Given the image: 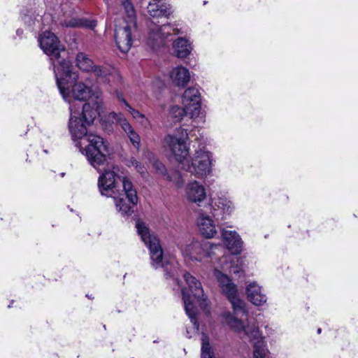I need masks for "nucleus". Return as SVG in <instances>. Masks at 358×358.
I'll list each match as a JSON object with an SVG mask.
<instances>
[{"label":"nucleus","instance_id":"7ed1b4c3","mask_svg":"<svg viewBox=\"0 0 358 358\" xmlns=\"http://www.w3.org/2000/svg\"><path fill=\"white\" fill-rule=\"evenodd\" d=\"M188 140L187 129L180 127L175 130L173 134H169L164 138V146L173 155L183 170L198 178L206 176L210 172V153L199 149L190 162L187 158L189 150L187 145Z\"/></svg>","mask_w":358,"mask_h":358},{"label":"nucleus","instance_id":"ddd939ff","mask_svg":"<svg viewBox=\"0 0 358 358\" xmlns=\"http://www.w3.org/2000/svg\"><path fill=\"white\" fill-rule=\"evenodd\" d=\"M109 116L113 122L122 129V130L127 134L133 145L138 150L141 144L140 136L135 131L124 115L122 113H117L113 112L110 113Z\"/></svg>","mask_w":358,"mask_h":358},{"label":"nucleus","instance_id":"4c0bfd02","mask_svg":"<svg viewBox=\"0 0 358 358\" xmlns=\"http://www.w3.org/2000/svg\"><path fill=\"white\" fill-rule=\"evenodd\" d=\"M321 331H322L321 328H318L317 330V334H320Z\"/></svg>","mask_w":358,"mask_h":358},{"label":"nucleus","instance_id":"f3484780","mask_svg":"<svg viewBox=\"0 0 358 358\" xmlns=\"http://www.w3.org/2000/svg\"><path fill=\"white\" fill-rule=\"evenodd\" d=\"M213 217L218 221L226 220L233 210L231 202L226 198H219L212 206Z\"/></svg>","mask_w":358,"mask_h":358},{"label":"nucleus","instance_id":"412c9836","mask_svg":"<svg viewBox=\"0 0 358 358\" xmlns=\"http://www.w3.org/2000/svg\"><path fill=\"white\" fill-rule=\"evenodd\" d=\"M187 196L189 201L197 203L199 205V203L206 198L205 189L195 181L189 185L187 189Z\"/></svg>","mask_w":358,"mask_h":358},{"label":"nucleus","instance_id":"2eb2a0df","mask_svg":"<svg viewBox=\"0 0 358 358\" xmlns=\"http://www.w3.org/2000/svg\"><path fill=\"white\" fill-rule=\"evenodd\" d=\"M147 10L152 17L168 18L173 13L171 6L165 0H149Z\"/></svg>","mask_w":358,"mask_h":358},{"label":"nucleus","instance_id":"cd10ccee","mask_svg":"<svg viewBox=\"0 0 358 358\" xmlns=\"http://www.w3.org/2000/svg\"><path fill=\"white\" fill-rule=\"evenodd\" d=\"M122 6H123L125 13L129 18L131 23L136 22V11L131 0H122Z\"/></svg>","mask_w":358,"mask_h":358},{"label":"nucleus","instance_id":"473e14b6","mask_svg":"<svg viewBox=\"0 0 358 358\" xmlns=\"http://www.w3.org/2000/svg\"><path fill=\"white\" fill-rule=\"evenodd\" d=\"M155 165L156 169L159 170L162 174H164V176L166 178L167 180L171 181L173 180L172 177L169 174L166 173H164V171H166V169L165 166L162 163L157 162L155 163Z\"/></svg>","mask_w":358,"mask_h":358},{"label":"nucleus","instance_id":"6ab92c4d","mask_svg":"<svg viewBox=\"0 0 358 358\" xmlns=\"http://www.w3.org/2000/svg\"><path fill=\"white\" fill-rule=\"evenodd\" d=\"M248 299L255 306H262L267 301L266 296L262 292V288L257 282H252L246 287Z\"/></svg>","mask_w":358,"mask_h":358},{"label":"nucleus","instance_id":"e433bc0d","mask_svg":"<svg viewBox=\"0 0 358 358\" xmlns=\"http://www.w3.org/2000/svg\"><path fill=\"white\" fill-rule=\"evenodd\" d=\"M16 34L17 35H18L19 36H21L22 34H23V30L22 29H17L16 31Z\"/></svg>","mask_w":358,"mask_h":358},{"label":"nucleus","instance_id":"423d86ee","mask_svg":"<svg viewBox=\"0 0 358 358\" xmlns=\"http://www.w3.org/2000/svg\"><path fill=\"white\" fill-rule=\"evenodd\" d=\"M226 322L242 339H247L253 343L254 358H266L268 350L266 348L264 337L259 328L255 324L245 325L241 320L230 313L224 314Z\"/></svg>","mask_w":358,"mask_h":358},{"label":"nucleus","instance_id":"a211bd4d","mask_svg":"<svg viewBox=\"0 0 358 358\" xmlns=\"http://www.w3.org/2000/svg\"><path fill=\"white\" fill-rule=\"evenodd\" d=\"M180 30L171 24H165L162 26H155L153 29H150V38L154 40L160 39L162 41L167 39L170 35H178Z\"/></svg>","mask_w":358,"mask_h":358},{"label":"nucleus","instance_id":"ea45409f","mask_svg":"<svg viewBox=\"0 0 358 358\" xmlns=\"http://www.w3.org/2000/svg\"><path fill=\"white\" fill-rule=\"evenodd\" d=\"M64 174H65L64 173H62L61 176L63 177L64 176Z\"/></svg>","mask_w":358,"mask_h":358},{"label":"nucleus","instance_id":"58836bf2","mask_svg":"<svg viewBox=\"0 0 358 358\" xmlns=\"http://www.w3.org/2000/svg\"><path fill=\"white\" fill-rule=\"evenodd\" d=\"M86 296L89 299H92L91 296L89 294H87Z\"/></svg>","mask_w":358,"mask_h":358},{"label":"nucleus","instance_id":"0eeeda50","mask_svg":"<svg viewBox=\"0 0 358 358\" xmlns=\"http://www.w3.org/2000/svg\"><path fill=\"white\" fill-rule=\"evenodd\" d=\"M183 277L187 285V289H182L185 310L193 324L194 328L199 330V324L196 318L197 311L191 296L194 297L197 301H205L206 297L203 294V289L201 283L190 273H185Z\"/></svg>","mask_w":358,"mask_h":358},{"label":"nucleus","instance_id":"6e6552de","mask_svg":"<svg viewBox=\"0 0 358 358\" xmlns=\"http://www.w3.org/2000/svg\"><path fill=\"white\" fill-rule=\"evenodd\" d=\"M183 277L187 285V289H182L185 310L193 324L194 328L199 330V324L196 318L197 311L191 296L194 297L197 301H205L206 297L203 294V289L201 283L190 273H185Z\"/></svg>","mask_w":358,"mask_h":358},{"label":"nucleus","instance_id":"2f4dec72","mask_svg":"<svg viewBox=\"0 0 358 358\" xmlns=\"http://www.w3.org/2000/svg\"><path fill=\"white\" fill-rule=\"evenodd\" d=\"M217 280L221 289H223L228 285V284L231 282L229 277L222 273H219L217 275Z\"/></svg>","mask_w":358,"mask_h":358},{"label":"nucleus","instance_id":"f704fd0d","mask_svg":"<svg viewBox=\"0 0 358 358\" xmlns=\"http://www.w3.org/2000/svg\"><path fill=\"white\" fill-rule=\"evenodd\" d=\"M22 20L29 27H31L35 24V18H33L31 15H24L22 17Z\"/></svg>","mask_w":358,"mask_h":358},{"label":"nucleus","instance_id":"bb28decb","mask_svg":"<svg viewBox=\"0 0 358 358\" xmlns=\"http://www.w3.org/2000/svg\"><path fill=\"white\" fill-rule=\"evenodd\" d=\"M201 358H215L213 350L207 336L203 335L201 338Z\"/></svg>","mask_w":358,"mask_h":358},{"label":"nucleus","instance_id":"c756f323","mask_svg":"<svg viewBox=\"0 0 358 358\" xmlns=\"http://www.w3.org/2000/svg\"><path fill=\"white\" fill-rule=\"evenodd\" d=\"M94 73V76L101 81L106 82L107 80V76L109 75V71L107 68L94 66L91 70Z\"/></svg>","mask_w":358,"mask_h":358},{"label":"nucleus","instance_id":"1a4fd4ad","mask_svg":"<svg viewBox=\"0 0 358 358\" xmlns=\"http://www.w3.org/2000/svg\"><path fill=\"white\" fill-rule=\"evenodd\" d=\"M40 48L51 60L55 71V66L64 62H71L67 58V52L60 43L58 38L50 31H45L38 38Z\"/></svg>","mask_w":358,"mask_h":358},{"label":"nucleus","instance_id":"f03ea898","mask_svg":"<svg viewBox=\"0 0 358 358\" xmlns=\"http://www.w3.org/2000/svg\"><path fill=\"white\" fill-rule=\"evenodd\" d=\"M99 177L98 188L102 196L113 197L116 210L124 218L134 213L138 203L137 192L127 177H120L113 171L102 169Z\"/></svg>","mask_w":358,"mask_h":358},{"label":"nucleus","instance_id":"5701e85b","mask_svg":"<svg viewBox=\"0 0 358 358\" xmlns=\"http://www.w3.org/2000/svg\"><path fill=\"white\" fill-rule=\"evenodd\" d=\"M174 52L178 58H185L189 55L192 50L190 43L184 38H178L173 43Z\"/></svg>","mask_w":358,"mask_h":358},{"label":"nucleus","instance_id":"72a5a7b5","mask_svg":"<svg viewBox=\"0 0 358 358\" xmlns=\"http://www.w3.org/2000/svg\"><path fill=\"white\" fill-rule=\"evenodd\" d=\"M131 165L135 167V169L138 171V172L143 173L144 171V166L142 164L138 162L136 159L132 157L129 161Z\"/></svg>","mask_w":358,"mask_h":358},{"label":"nucleus","instance_id":"9d476101","mask_svg":"<svg viewBox=\"0 0 358 358\" xmlns=\"http://www.w3.org/2000/svg\"><path fill=\"white\" fill-rule=\"evenodd\" d=\"M178 245L185 257L199 262L203 257H213L215 254V250L222 249L220 244H213L208 241H193L185 245L179 243Z\"/></svg>","mask_w":358,"mask_h":358},{"label":"nucleus","instance_id":"dca6fc26","mask_svg":"<svg viewBox=\"0 0 358 358\" xmlns=\"http://www.w3.org/2000/svg\"><path fill=\"white\" fill-rule=\"evenodd\" d=\"M222 236L224 243L232 254L238 255L241 252L243 241L236 231L224 230Z\"/></svg>","mask_w":358,"mask_h":358},{"label":"nucleus","instance_id":"aec40b11","mask_svg":"<svg viewBox=\"0 0 358 358\" xmlns=\"http://www.w3.org/2000/svg\"><path fill=\"white\" fill-rule=\"evenodd\" d=\"M200 233L206 238H213L217 233L213 221L208 216L201 214L197 220Z\"/></svg>","mask_w":358,"mask_h":358},{"label":"nucleus","instance_id":"a19ab883","mask_svg":"<svg viewBox=\"0 0 358 358\" xmlns=\"http://www.w3.org/2000/svg\"><path fill=\"white\" fill-rule=\"evenodd\" d=\"M206 3H207V1H203V4L205 5V4H206Z\"/></svg>","mask_w":358,"mask_h":358},{"label":"nucleus","instance_id":"a878e982","mask_svg":"<svg viewBox=\"0 0 358 358\" xmlns=\"http://www.w3.org/2000/svg\"><path fill=\"white\" fill-rule=\"evenodd\" d=\"M64 24L69 27H89L93 29L96 27V22L85 19H71L69 21H65Z\"/></svg>","mask_w":358,"mask_h":358},{"label":"nucleus","instance_id":"4468645a","mask_svg":"<svg viewBox=\"0 0 358 358\" xmlns=\"http://www.w3.org/2000/svg\"><path fill=\"white\" fill-rule=\"evenodd\" d=\"M222 291L231 303L234 314L236 315L242 314L246 316L248 312L245 308V302L238 298L236 285L231 282L222 289Z\"/></svg>","mask_w":358,"mask_h":358},{"label":"nucleus","instance_id":"7c9ffc66","mask_svg":"<svg viewBox=\"0 0 358 358\" xmlns=\"http://www.w3.org/2000/svg\"><path fill=\"white\" fill-rule=\"evenodd\" d=\"M126 108L132 117L138 120L141 124L146 126L149 123L148 119L145 116V115L134 109L130 105L127 106Z\"/></svg>","mask_w":358,"mask_h":358},{"label":"nucleus","instance_id":"b1692460","mask_svg":"<svg viewBox=\"0 0 358 358\" xmlns=\"http://www.w3.org/2000/svg\"><path fill=\"white\" fill-rule=\"evenodd\" d=\"M98 106L94 108L90 103H85L82 106V111L79 117L89 126L91 125L98 115Z\"/></svg>","mask_w":358,"mask_h":358},{"label":"nucleus","instance_id":"39448f33","mask_svg":"<svg viewBox=\"0 0 358 358\" xmlns=\"http://www.w3.org/2000/svg\"><path fill=\"white\" fill-rule=\"evenodd\" d=\"M136 227L142 241L149 248L152 266L155 268H163L166 278L172 279L176 285L180 286L178 264L174 262H169L164 260L163 250L159 239L150 234L149 229L144 222L138 220L136 222Z\"/></svg>","mask_w":358,"mask_h":358},{"label":"nucleus","instance_id":"4be33fe9","mask_svg":"<svg viewBox=\"0 0 358 358\" xmlns=\"http://www.w3.org/2000/svg\"><path fill=\"white\" fill-rule=\"evenodd\" d=\"M170 76L176 85L182 87L186 85L190 78L188 69L182 66L173 69L171 72Z\"/></svg>","mask_w":358,"mask_h":358},{"label":"nucleus","instance_id":"c85d7f7f","mask_svg":"<svg viewBox=\"0 0 358 358\" xmlns=\"http://www.w3.org/2000/svg\"><path fill=\"white\" fill-rule=\"evenodd\" d=\"M187 115L185 107L180 108L178 106H173L170 110V116L174 122H179L182 120L184 115Z\"/></svg>","mask_w":358,"mask_h":358},{"label":"nucleus","instance_id":"20e7f679","mask_svg":"<svg viewBox=\"0 0 358 358\" xmlns=\"http://www.w3.org/2000/svg\"><path fill=\"white\" fill-rule=\"evenodd\" d=\"M55 77L56 83L65 101L71 94L75 100L85 101L90 99L93 93L90 87L83 83H78V73L74 70L71 62H62L55 66Z\"/></svg>","mask_w":358,"mask_h":358},{"label":"nucleus","instance_id":"f257e3e1","mask_svg":"<svg viewBox=\"0 0 358 358\" xmlns=\"http://www.w3.org/2000/svg\"><path fill=\"white\" fill-rule=\"evenodd\" d=\"M70 118L69 129L76 147L85 155L88 162L99 172L102 171L106 162L108 149L106 142L99 136L88 134L87 124L80 115V108L69 102Z\"/></svg>","mask_w":358,"mask_h":358},{"label":"nucleus","instance_id":"f8f14e48","mask_svg":"<svg viewBox=\"0 0 358 358\" xmlns=\"http://www.w3.org/2000/svg\"><path fill=\"white\" fill-rule=\"evenodd\" d=\"M136 29V22L127 24L115 29V40L118 49L123 53L127 52L133 43V29Z\"/></svg>","mask_w":358,"mask_h":358},{"label":"nucleus","instance_id":"393cba45","mask_svg":"<svg viewBox=\"0 0 358 358\" xmlns=\"http://www.w3.org/2000/svg\"><path fill=\"white\" fill-rule=\"evenodd\" d=\"M76 65L83 71H91L94 62L83 52H79L76 56Z\"/></svg>","mask_w":358,"mask_h":358},{"label":"nucleus","instance_id":"9b49d317","mask_svg":"<svg viewBox=\"0 0 358 358\" xmlns=\"http://www.w3.org/2000/svg\"><path fill=\"white\" fill-rule=\"evenodd\" d=\"M182 104L186 114L190 118L198 117L201 112V97L199 90L192 87L186 89L182 96Z\"/></svg>","mask_w":358,"mask_h":358},{"label":"nucleus","instance_id":"c9c22d12","mask_svg":"<svg viewBox=\"0 0 358 358\" xmlns=\"http://www.w3.org/2000/svg\"><path fill=\"white\" fill-rule=\"evenodd\" d=\"M115 94L118 101L122 102L125 106L126 108L127 107V106H129V103L124 98L123 94L121 92L116 91Z\"/></svg>","mask_w":358,"mask_h":358}]
</instances>
